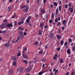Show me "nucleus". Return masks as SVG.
Instances as JSON below:
<instances>
[{
  "instance_id": "nucleus-1",
  "label": "nucleus",
  "mask_w": 75,
  "mask_h": 75,
  "mask_svg": "<svg viewBox=\"0 0 75 75\" xmlns=\"http://www.w3.org/2000/svg\"><path fill=\"white\" fill-rule=\"evenodd\" d=\"M6 26L7 24L6 23H4V24H3L0 25V27L1 28V29H3V28H6Z\"/></svg>"
},
{
  "instance_id": "nucleus-2",
  "label": "nucleus",
  "mask_w": 75,
  "mask_h": 75,
  "mask_svg": "<svg viewBox=\"0 0 75 75\" xmlns=\"http://www.w3.org/2000/svg\"><path fill=\"white\" fill-rule=\"evenodd\" d=\"M31 18V16H29L28 17V18L26 20V23L29 24L30 23V20Z\"/></svg>"
},
{
  "instance_id": "nucleus-3",
  "label": "nucleus",
  "mask_w": 75,
  "mask_h": 75,
  "mask_svg": "<svg viewBox=\"0 0 75 75\" xmlns=\"http://www.w3.org/2000/svg\"><path fill=\"white\" fill-rule=\"evenodd\" d=\"M32 66H29L27 68V69H26V72H29L30 71H31L32 69Z\"/></svg>"
},
{
  "instance_id": "nucleus-4",
  "label": "nucleus",
  "mask_w": 75,
  "mask_h": 75,
  "mask_svg": "<svg viewBox=\"0 0 75 75\" xmlns=\"http://www.w3.org/2000/svg\"><path fill=\"white\" fill-rule=\"evenodd\" d=\"M10 46V44L8 42L5 43L4 45L5 47H7V48H8Z\"/></svg>"
},
{
  "instance_id": "nucleus-5",
  "label": "nucleus",
  "mask_w": 75,
  "mask_h": 75,
  "mask_svg": "<svg viewBox=\"0 0 75 75\" xmlns=\"http://www.w3.org/2000/svg\"><path fill=\"white\" fill-rule=\"evenodd\" d=\"M18 33H19V35H22L23 34V31L21 30H19L18 31Z\"/></svg>"
},
{
  "instance_id": "nucleus-6",
  "label": "nucleus",
  "mask_w": 75,
  "mask_h": 75,
  "mask_svg": "<svg viewBox=\"0 0 75 75\" xmlns=\"http://www.w3.org/2000/svg\"><path fill=\"white\" fill-rule=\"evenodd\" d=\"M44 22L43 23H40V26L41 28V29H43V25H44Z\"/></svg>"
},
{
  "instance_id": "nucleus-7",
  "label": "nucleus",
  "mask_w": 75,
  "mask_h": 75,
  "mask_svg": "<svg viewBox=\"0 0 75 75\" xmlns=\"http://www.w3.org/2000/svg\"><path fill=\"white\" fill-rule=\"evenodd\" d=\"M49 35L50 37L51 38H53V37H54V34L52 33H50L49 34Z\"/></svg>"
},
{
  "instance_id": "nucleus-8",
  "label": "nucleus",
  "mask_w": 75,
  "mask_h": 75,
  "mask_svg": "<svg viewBox=\"0 0 75 75\" xmlns=\"http://www.w3.org/2000/svg\"><path fill=\"white\" fill-rule=\"evenodd\" d=\"M68 10L70 11L71 13H73V11H74V9L71 8H69Z\"/></svg>"
},
{
  "instance_id": "nucleus-9",
  "label": "nucleus",
  "mask_w": 75,
  "mask_h": 75,
  "mask_svg": "<svg viewBox=\"0 0 75 75\" xmlns=\"http://www.w3.org/2000/svg\"><path fill=\"white\" fill-rule=\"evenodd\" d=\"M41 13H42V14H44L45 13V10L44 9H42L40 10Z\"/></svg>"
},
{
  "instance_id": "nucleus-10",
  "label": "nucleus",
  "mask_w": 75,
  "mask_h": 75,
  "mask_svg": "<svg viewBox=\"0 0 75 75\" xmlns=\"http://www.w3.org/2000/svg\"><path fill=\"white\" fill-rule=\"evenodd\" d=\"M22 62L26 64H28V61L26 60H22Z\"/></svg>"
},
{
  "instance_id": "nucleus-11",
  "label": "nucleus",
  "mask_w": 75,
  "mask_h": 75,
  "mask_svg": "<svg viewBox=\"0 0 75 75\" xmlns=\"http://www.w3.org/2000/svg\"><path fill=\"white\" fill-rule=\"evenodd\" d=\"M33 63H36L37 62V58L36 57H34L33 59Z\"/></svg>"
},
{
  "instance_id": "nucleus-12",
  "label": "nucleus",
  "mask_w": 75,
  "mask_h": 75,
  "mask_svg": "<svg viewBox=\"0 0 75 75\" xmlns=\"http://www.w3.org/2000/svg\"><path fill=\"white\" fill-rule=\"evenodd\" d=\"M7 26L8 28L11 27L13 26V24H8L7 25Z\"/></svg>"
},
{
  "instance_id": "nucleus-13",
  "label": "nucleus",
  "mask_w": 75,
  "mask_h": 75,
  "mask_svg": "<svg viewBox=\"0 0 75 75\" xmlns=\"http://www.w3.org/2000/svg\"><path fill=\"white\" fill-rule=\"evenodd\" d=\"M59 12V11H58V8H57L56 10L55 16L57 15V14H58V13Z\"/></svg>"
},
{
  "instance_id": "nucleus-14",
  "label": "nucleus",
  "mask_w": 75,
  "mask_h": 75,
  "mask_svg": "<svg viewBox=\"0 0 75 75\" xmlns=\"http://www.w3.org/2000/svg\"><path fill=\"white\" fill-rule=\"evenodd\" d=\"M11 7L10 6H9L7 10L8 11H11Z\"/></svg>"
},
{
  "instance_id": "nucleus-15",
  "label": "nucleus",
  "mask_w": 75,
  "mask_h": 75,
  "mask_svg": "<svg viewBox=\"0 0 75 75\" xmlns=\"http://www.w3.org/2000/svg\"><path fill=\"white\" fill-rule=\"evenodd\" d=\"M61 37V36H60L59 35H57V38L58 40H59Z\"/></svg>"
},
{
  "instance_id": "nucleus-16",
  "label": "nucleus",
  "mask_w": 75,
  "mask_h": 75,
  "mask_svg": "<svg viewBox=\"0 0 75 75\" xmlns=\"http://www.w3.org/2000/svg\"><path fill=\"white\" fill-rule=\"evenodd\" d=\"M67 54H71V52L70 51V49H68L67 50Z\"/></svg>"
},
{
  "instance_id": "nucleus-17",
  "label": "nucleus",
  "mask_w": 75,
  "mask_h": 75,
  "mask_svg": "<svg viewBox=\"0 0 75 75\" xmlns=\"http://www.w3.org/2000/svg\"><path fill=\"white\" fill-rule=\"evenodd\" d=\"M12 60L16 61V60H17V59H16V57H13L12 58Z\"/></svg>"
},
{
  "instance_id": "nucleus-18",
  "label": "nucleus",
  "mask_w": 75,
  "mask_h": 75,
  "mask_svg": "<svg viewBox=\"0 0 75 75\" xmlns=\"http://www.w3.org/2000/svg\"><path fill=\"white\" fill-rule=\"evenodd\" d=\"M53 5L54 6H58V4H57V2H54L53 3Z\"/></svg>"
},
{
  "instance_id": "nucleus-19",
  "label": "nucleus",
  "mask_w": 75,
  "mask_h": 75,
  "mask_svg": "<svg viewBox=\"0 0 75 75\" xmlns=\"http://www.w3.org/2000/svg\"><path fill=\"white\" fill-rule=\"evenodd\" d=\"M20 72H23V69L22 68H20L19 69Z\"/></svg>"
},
{
  "instance_id": "nucleus-20",
  "label": "nucleus",
  "mask_w": 75,
  "mask_h": 75,
  "mask_svg": "<svg viewBox=\"0 0 75 75\" xmlns=\"http://www.w3.org/2000/svg\"><path fill=\"white\" fill-rule=\"evenodd\" d=\"M29 8H25V9H24V11H25V12H27V11H28V10Z\"/></svg>"
},
{
  "instance_id": "nucleus-21",
  "label": "nucleus",
  "mask_w": 75,
  "mask_h": 75,
  "mask_svg": "<svg viewBox=\"0 0 75 75\" xmlns=\"http://www.w3.org/2000/svg\"><path fill=\"white\" fill-rule=\"evenodd\" d=\"M60 25H61V22H58L57 24V26H59Z\"/></svg>"
},
{
  "instance_id": "nucleus-22",
  "label": "nucleus",
  "mask_w": 75,
  "mask_h": 75,
  "mask_svg": "<svg viewBox=\"0 0 75 75\" xmlns=\"http://www.w3.org/2000/svg\"><path fill=\"white\" fill-rule=\"evenodd\" d=\"M23 58H27V55H26L25 54H23Z\"/></svg>"
},
{
  "instance_id": "nucleus-23",
  "label": "nucleus",
  "mask_w": 75,
  "mask_h": 75,
  "mask_svg": "<svg viewBox=\"0 0 75 75\" xmlns=\"http://www.w3.org/2000/svg\"><path fill=\"white\" fill-rule=\"evenodd\" d=\"M24 23V21H22V22H19L18 23V25H20V24H23Z\"/></svg>"
},
{
  "instance_id": "nucleus-24",
  "label": "nucleus",
  "mask_w": 75,
  "mask_h": 75,
  "mask_svg": "<svg viewBox=\"0 0 75 75\" xmlns=\"http://www.w3.org/2000/svg\"><path fill=\"white\" fill-rule=\"evenodd\" d=\"M59 11H61V10L62 9V6H59Z\"/></svg>"
},
{
  "instance_id": "nucleus-25",
  "label": "nucleus",
  "mask_w": 75,
  "mask_h": 75,
  "mask_svg": "<svg viewBox=\"0 0 75 75\" xmlns=\"http://www.w3.org/2000/svg\"><path fill=\"white\" fill-rule=\"evenodd\" d=\"M42 53H43V51L42 50H40L39 52V54H42Z\"/></svg>"
},
{
  "instance_id": "nucleus-26",
  "label": "nucleus",
  "mask_w": 75,
  "mask_h": 75,
  "mask_svg": "<svg viewBox=\"0 0 75 75\" xmlns=\"http://www.w3.org/2000/svg\"><path fill=\"white\" fill-rule=\"evenodd\" d=\"M64 41L63 40H61L60 41V44L61 45H62L63 44H64Z\"/></svg>"
},
{
  "instance_id": "nucleus-27",
  "label": "nucleus",
  "mask_w": 75,
  "mask_h": 75,
  "mask_svg": "<svg viewBox=\"0 0 75 75\" xmlns=\"http://www.w3.org/2000/svg\"><path fill=\"white\" fill-rule=\"evenodd\" d=\"M13 73V71L11 70H9V75H11V74Z\"/></svg>"
},
{
  "instance_id": "nucleus-28",
  "label": "nucleus",
  "mask_w": 75,
  "mask_h": 75,
  "mask_svg": "<svg viewBox=\"0 0 75 75\" xmlns=\"http://www.w3.org/2000/svg\"><path fill=\"white\" fill-rule=\"evenodd\" d=\"M18 28H19V30H24V29H23V28H22L21 27H19Z\"/></svg>"
},
{
  "instance_id": "nucleus-29",
  "label": "nucleus",
  "mask_w": 75,
  "mask_h": 75,
  "mask_svg": "<svg viewBox=\"0 0 75 75\" xmlns=\"http://www.w3.org/2000/svg\"><path fill=\"white\" fill-rule=\"evenodd\" d=\"M27 50V48L26 47H23V51H26Z\"/></svg>"
},
{
  "instance_id": "nucleus-30",
  "label": "nucleus",
  "mask_w": 75,
  "mask_h": 75,
  "mask_svg": "<svg viewBox=\"0 0 75 75\" xmlns=\"http://www.w3.org/2000/svg\"><path fill=\"white\" fill-rule=\"evenodd\" d=\"M54 13H52L51 16L52 19H54Z\"/></svg>"
},
{
  "instance_id": "nucleus-31",
  "label": "nucleus",
  "mask_w": 75,
  "mask_h": 75,
  "mask_svg": "<svg viewBox=\"0 0 75 75\" xmlns=\"http://www.w3.org/2000/svg\"><path fill=\"white\" fill-rule=\"evenodd\" d=\"M44 72H43L42 73L41 72H40L39 73H38V75H42V74H43V73H44Z\"/></svg>"
},
{
  "instance_id": "nucleus-32",
  "label": "nucleus",
  "mask_w": 75,
  "mask_h": 75,
  "mask_svg": "<svg viewBox=\"0 0 75 75\" xmlns=\"http://www.w3.org/2000/svg\"><path fill=\"white\" fill-rule=\"evenodd\" d=\"M68 41L69 43H71V42H72V39H69Z\"/></svg>"
},
{
  "instance_id": "nucleus-33",
  "label": "nucleus",
  "mask_w": 75,
  "mask_h": 75,
  "mask_svg": "<svg viewBox=\"0 0 75 75\" xmlns=\"http://www.w3.org/2000/svg\"><path fill=\"white\" fill-rule=\"evenodd\" d=\"M20 39V36H19L17 38V40H16L17 41H18V40H19Z\"/></svg>"
},
{
  "instance_id": "nucleus-34",
  "label": "nucleus",
  "mask_w": 75,
  "mask_h": 75,
  "mask_svg": "<svg viewBox=\"0 0 75 75\" xmlns=\"http://www.w3.org/2000/svg\"><path fill=\"white\" fill-rule=\"evenodd\" d=\"M13 65L14 66H15V65H16V62H13Z\"/></svg>"
},
{
  "instance_id": "nucleus-35",
  "label": "nucleus",
  "mask_w": 75,
  "mask_h": 75,
  "mask_svg": "<svg viewBox=\"0 0 75 75\" xmlns=\"http://www.w3.org/2000/svg\"><path fill=\"white\" fill-rule=\"evenodd\" d=\"M66 23V20H64L63 21V23H62L63 24H65Z\"/></svg>"
},
{
  "instance_id": "nucleus-36",
  "label": "nucleus",
  "mask_w": 75,
  "mask_h": 75,
  "mask_svg": "<svg viewBox=\"0 0 75 75\" xmlns=\"http://www.w3.org/2000/svg\"><path fill=\"white\" fill-rule=\"evenodd\" d=\"M17 24V22L16 21H15L14 22V26H16Z\"/></svg>"
},
{
  "instance_id": "nucleus-37",
  "label": "nucleus",
  "mask_w": 75,
  "mask_h": 75,
  "mask_svg": "<svg viewBox=\"0 0 75 75\" xmlns=\"http://www.w3.org/2000/svg\"><path fill=\"white\" fill-rule=\"evenodd\" d=\"M68 5L67 4H66L65 6V7L66 8H68Z\"/></svg>"
},
{
  "instance_id": "nucleus-38",
  "label": "nucleus",
  "mask_w": 75,
  "mask_h": 75,
  "mask_svg": "<svg viewBox=\"0 0 75 75\" xmlns=\"http://www.w3.org/2000/svg\"><path fill=\"white\" fill-rule=\"evenodd\" d=\"M60 62L61 64H62V63L63 62V60H62V59H60Z\"/></svg>"
},
{
  "instance_id": "nucleus-39",
  "label": "nucleus",
  "mask_w": 75,
  "mask_h": 75,
  "mask_svg": "<svg viewBox=\"0 0 75 75\" xmlns=\"http://www.w3.org/2000/svg\"><path fill=\"white\" fill-rule=\"evenodd\" d=\"M12 42L13 43H16V42H17V40H16L15 41H12Z\"/></svg>"
},
{
  "instance_id": "nucleus-40",
  "label": "nucleus",
  "mask_w": 75,
  "mask_h": 75,
  "mask_svg": "<svg viewBox=\"0 0 75 75\" xmlns=\"http://www.w3.org/2000/svg\"><path fill=\"white\" fill-rule=\"evenodd\" d=\"M20 55H21V53H20V52L18 53L17 54V56H18V57H20Z\"/></svg>"
},
{
  "instance_id": "nucleus-41",
  "label": "nucleus",
  "mask_w": 75,
  "mask_h": 75,
  "mask_svg": "<svg viewBox=\"0 0 75 75\" xmlns=\"http://www.w3.org/2000/svg\"><path fill=\"white\" fill-rule=\"evenodd\" d=\"M52 21V19H50L49 21V23H51Z\"/></svg>"
},
{
  "instance_id": "nucleus-42",
  "label": "nucleus",
  "mask_w": 75,
  "mask_h": 75,
  "mask_svg": "<svg viewBox=\"0 0 75 75\" xmlns=\"http://www.w3.org/2000/svg\"><path fill=\"white\" fill-rule=\"evenodd\" d=\"M67 44L68 43H67V42H65V43H64V46H67Z\"/></svg>"
},
{
  "instance_id": "nucleus-43",
  "label": "nucleus",
  "mask_w": 75,
  "mask_h": 75,
  "mask_svg": "<svg viewBox=\"0 0 75 75\" xmlns=\"http://www.w3.org/2000/svg\"><path fill=\"white\" fill-rule=\"evenodd\" d=\"M58 33L59 34H60V33L61 32V30H60V29L59 28L58 29Z\"/></svg>"
},
{
  "instance_id": "nucleus-44",
  "label": "nucleus",
  "mask_w": 75,
  "mask_h": 75,
  "mask_svg": "<svg viewBox=\"0 0 75 75\" xmlns=\"http://www.w3.org/2000/svg\"><path fill=\"white\" fill-rule=\"evenodd\" d=\"M46 1H47V0H43L44 4H45V3H46Z\"/></svg>"
},
{
  "instance_id": "nucleus-45",
  "label": "nucleus",
  "mask_w": 75,
  "mask_h": 75,
  "mask_svg": "<svg viewBox=\"0 0 75 75\" xmlns=\"http://www.w3.org/2000/svg\"><path fill=\"white\" fill-rule=\"evenodd\" d=\"M54 21L55 22H58V19H57V18H55Z\"/></svg>"
},
{
  "instance_id": "nucleus-46",
  "label": "nucleus",
  "mask_w": 75,
  "mask_h": 75,
  "mask_svg": "<svg viewBox=\"0 0 75 75\" xmlns=\"http://www.w3.org/2000/svg\"><path fill=\"white\" fill-rule=\"evenodd\" d=\"M60 47H58L57 49V50L58 51H60Z\"/></svg>"
},
{
  "instance_id": "nucleus-47",
  "label": "nucleus",
  "mask_w": 75,
  "mask_h": 75,
  "mask_svg": "<svg viewBox=\"0 0 75 75\" xmlns=\"http://www.w3.org/2000/svg\"><path fill=\"white\" fill-rule=\"evenodd\" d=\"M4 23H7V19L4 20Z\"/></svg>"
},
{
  "instance_id": "nucleus-48",
  "label": "nucleus",
  "mask_w": 75,
  "mask_h": 75,
  "mask_svg": "<svg viewBox=\"0 0 75 75\" xmlns=\"http://www.w3.org/2000/svg\"><path fill=\"white\" fill-rule=\"evenodd\" d=\"M38 41H36L35 43L34 44L35 45H37V44H38Z\"/></svg>"
},
{
  "instance_id": "nucleus-49",
  "label": "nucleus",
  "mask_w": 75,
  "mask_h": 75,
  "mask_svg": "<svg viewBox=\"0 0 75 75\" xmlns=\"http://www.w3.org/2000/svg\"><path fill=\"white\" fill-rule=\"evenodd\" d=\"M57 19H58V21H60V20H61V18L59 17H58L57 18Z\"/></svg>"
},
{
  "instance_id": "nucleus-50",
  "label": "nucleus",
  "mask_w": 75,
  "mask_h": 75,
  "mask_svg": "<svg viewBox=\"0 0 75 75\" xmlns=\"http://www.w3.org/2000/svg\"><path fill=\"white\" fill-rule=\"evenodd\" d=\"M6 30L3 31L2 33L3 34H5L6 33Z\"/></svg>"
},
{
  "instance_id": "nucleus-51",
  "label": "nucleus",
  "mask_w": 75,
  "mask_h": 75,
  "mask_svg": "<svg viewBox=\"0 0 75 75\" xmlns=\"http://www.w3.org/2000/svg\"><path fill=\"white\" fill-rule=\"evenodd\" d=\"M69 7H71L72 6V5H71V3L69 4Z\"/></svg>"
},
{
  "instance_id": "nucleus-52",
  "label": "nucleus",
  "mask_w": 75,
  "mask_h": 75,
  "mask_svg": "<svg viewBox=\"0 0 75 75\" xmlns=\"http://www.w3.org/2000/svg\"><path fill=\"white\" fill-rule=\"evenodd\" d=\"M45 60H46L45 58H44L43 59L42 61L43 62H44L45 61Z\"/></svg>"
},
{
  "instance_id": "nucleus-53",
  "label": "nucleus",
  "mask_w": 75,
  "mask_h": 75,
  "mask_svg": "<svg viewBox=\"0 0 75 75\" xmlns=\"http://www.w3.org/2000/svg\"><path fill=\"white\" fill-rule=\"evenodd\" d=\"M23 35H27V33L24 32L23 33Z\"/></svg>"
},
{
  "instance_id": "nucleus-54",
  "label": "nucleus",
  "mask_w": 75,
  "mask_h": 75,
  "mask_svg": "<svg viewBox=\"0 0 75 75\" xmlns=\"http://www.w3.org/2000/svg\"><path fill=\"white\" fill-rule=\"evenodd\" d=\"M16 17V16L15 15H14V16H12L11 17V18H14Z\"/></svg>"
},
{
  "instance_id": "nucleus-55",
  "label": "nucleus",
  "mask_w": 75,
  "mask_h": 75,
  "mask_svg": "<svg viewBox=\"0 0 75 75\" xmlns=\"http://www.w3.org/2000/svg\"><path fill=\"white\" fill-rule=\"evenodd\" d=\"M47 48H48V46H47V45H46L45 46V49L47 50Z\"/></svg>"
},
{
  "instance_id": "nucleus-56",
  "label": "nucleus",
  "mask_w": 75,
  "mask_h": 75,
  "mask_svg": "<svg viewBox=\"0 0 75 75\" xmlns=\"http://www.w3.org/2000/svg\"><path fill=\"white\" fill-rule=\"evenodd\" d=\"M53 59L55 60L57 59V57H53Z\"/></svg>"
},
{
  "instance_id": "nucleus-57",
  "label": "nucleus",
  "mask_w": 75,
  "mask_h": 75,
  "mask_svg": "<svg viewBox=\"0 0 75 75\" xmlns=\"http://www.w3.org/2000/svg\"><path fill=\"white\" fill-rule=\"evenodd\" d=\"M47 26H48V25H46L45 26V29H46L47 28Z\"/></svg>"
},
{
  "instance_id": "nucleus-58",
  "label": "nucleus",
  "mask_w": 75,
  "mask_h": 75,
  "mask_svg": "<svg viewBox=\"0 0 75 75\" xmlns=\"http://www.w3.org/2000/svg\"><path fill=\"white\" fill-rule=\"evenodd\" d=\"M50 7H51V8H52L53 7V5H52V4H51L50 5Z\"/></svg>"
},
{
  "instance_id": "nucleus-59",
  "label": "nucleus",
  "mask_w": 75,
  "mask_h": 75,
  "mask_svg": "<svg viewBox=\"0 0 75 75\" xmlns=\"http://www.w3.org/2000/svg\"><path fill=\"white\" fill-rule=\"evenodd\" d=\"M30 54V52H28L27 53H26V54H27V55H28L29 54Z\"/></svg>"
},
{
  "instance_id": "nucleus-60",
  "label": "nucleus",
  "mask_w": 75,
  "mask_h": 75,
  "mask_svg": "<svg viewBox=\"0 0 75 75\" xmlns=\"http://www.w3.org/2000/svg\"><path fill=\"white\" fill-rule=\"evenodd\" d=\"M37 2L38 3H40V0H37Z\"/></svg>"
},
{
  "instance_id": "nucleus-61",
  "label": "nucleus",
  "mask_w": 75,
  "mask_h": 75,
  "mask_svg": "<svg viewBox=\"0 0 75 75\" xmlns=\"http://www.w3.org/2000/svg\"><path fill=\"white\" fill-rule=\"evenodd\" d=\"M38 34H39V35H42V33H41V32L39 33Z\"/></svg>"
},
{
  "instance_id": "nucleus-62",
  "label": "nucleus",
  "mask_w": 75,
  "mask_h": 75,
  "mask_svg": "<svg viewBox=\"0 0 75 75\" xmlns=\"http://www.w3.org/2000/svg\"><path fill=\"white\" fill-rule=\"evenodd\" d=\"M38 16V14H36V17H37Z\"/></svg>"
},
{
  "instance_id": "nucleus-63",
  "label": "nucleus",
  "mask_w": 75,
  "mask_h": 75,
  "mask_svg": "<svg viewBox=\"0 0 75 75\" xmlns=\"http://www.w3.org/2000/svg\"><path fill=\"white\" fill-rule=\"evenodd\" d=\"M69 72H67L66 73V75H69Z\"/></svg>"
},
{
  "instance_id": "nucleus-64",
  "label": "nucleus",
  "mask_w": 75,
  "mask_h": 75,
  "mask_svg": "<svg viewBox=\"0 0 75 75\" xmlns=\"http://www.w3.org/2000/svg\"><path fill=\"white\" fill-rule=\"evenodd\" d=\"M22 8H25L24 7V6H23L22 7Z\"/></svg>"
}]
</instances>
